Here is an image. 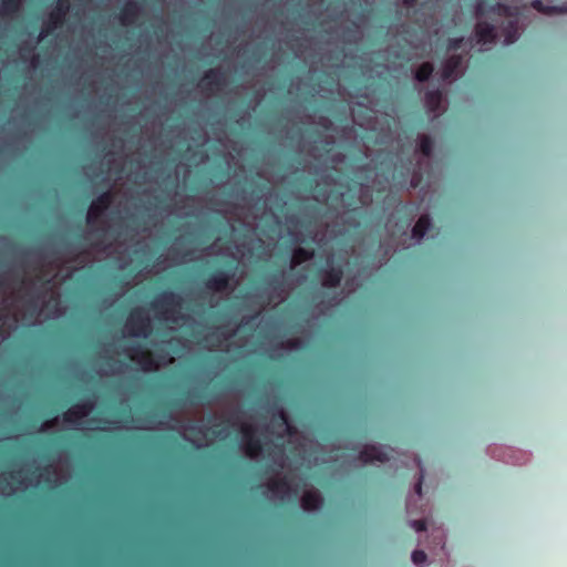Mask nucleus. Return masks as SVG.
Here are the masks:
<instances>
[{
	"mask_svg": "<svg viewBox=\"0 0 567 567\" xmlns=\"http://www.w3.org/2000/svg\"><path fill=\"white\" fill-rule=\"evenodd\" d=\"M313 257V251L302 247H297L292 252V265L298 266Z\"/></svg>",
	"mask_w": 567,
	"mask_h": 567,
	"instance_id": "nucleus-20",
	"label": "nucleus"
},
{
	"mask_svg": "<svg viewBox=\"0 0 567 567\" xmlns=\"http://www.w3.org/2000/svg\"><path fill=\"white\" fill-rule=\"evenodd\" d=\"M277 277H278V275H276V274H275V275L272 276V278H271V281H272V282H276V281H277Z\"/></svg>",
	"mask_w": 567,
	"mask_h": 567,
	"instance_id": "nucleus-35",
	"label": "nucleus"
},
{
	"mask_svg": "<svg viewBox=\"0 0 567 567\" xmlns=\"http://www.w3.org/2000/svg\"><path fill=\"white\" fill-rule=\"evenodd\" d=\"M70 11V3L68 0H56L53 10L49 14V21L47 25L41 30L39 40H43L54 29L61 27L65 21V17Z\"/></svg>",
	"mask_w": 567,
	"mask_h": 567,
	"instance_id": "nucleus-4",
	"label": "nucleus"
},
{
	"mask_svg": "<svg viewBox=\"0 0 567 567\" xmlns=\"http://www.w3.org/2000/svg\"><path fill=\"white\" fill-rule=\"evenodd\" d=\"M130 358L137 360L144 370L150 371L155 367L152 353L144 346L136 344L130 349Z\"/></svg>",
	"mask_w": 567,
	"mask_h": 567,
	"instance_id": "nucleus-11",
	"label": "nucleus"
},
{
	"mask_svg": "<svg viewBox=\"0 0 567 567\" xmlns=\"http://www.w3.org/2000/svg\"><path fill=\"white\" fill-rule=\"evenodd\" d=\"M520 9L515 6H508L503 2H487L480 0L475 4V16L477 18L486 16H497L505 18L502 23L501 35L504 38V44L509 45L517 41L519 34L518 18Z\"/></svg>",
	"mask_w": 567,
	"mask_h": 567,
	"instance_id": "nucleus-1",
	"label": "nucleus"
},
{
	"mask_svg": "<svg viewBox=\"0 0 567 567\" xmlns=\"http://www.w3.org/2000/svg\"><path fill=\"white\" fill-rule=\"evenodd\" d=\"M268 489L275 494H287L291 491V486L287 477H281L271 480L268 483Z\"/></svg>",
	"mask_w": 567,
	"mask_h": 567,
	"instance_id": "nucleus-19",
	"label": "nucleus"
},
{
	"mask_svg": "<svg viewBox=\"0 0 567 567\" xmlns=\"http://www.w3.org/2000/svg\"><path fill=\"white\" fill-rule=\"evenodd\" d=\"M193 431L197 430V432L202 433V427L197 426V425H193L190 427Z\"/></svg>",
	"mask_w": 567,
	"mask_h": 567,
	"instance_id": "nucleus-33",
	"label": "nucleus"
},
{
	"mask_svg": "<svg viewBox=\"0 0 567 567\" xmlns=\"http://www.w3.org/2000/svg\"><path fill=\"white\" fill-rule=\"evenodd\" d=\"M416 2L417 0H403V3L409 8L414 7Z\"/></svg>",
	"mask_w": 567,
	"mask_h": 567,
	"instance_id": "nucleus-31",
	"label": "nucleus"
},
{
	"mask_svg": "<svg viewBox=\"0 0 567 567\" xmlns=\"http://www.w3.org/2000/svg\"><path fill=\"white\" fill-rule=\"evenodd\" d=\"M183 303V298L181 295L165 290L157 295L151 302L152 309L164 313V315H173L176 312V309L181 308Z\"/></svg>",
	"mask_w": 567,
	"mask_h": 567,
	"instance_id": "nucleus-3",
	"label": "nucleus"
},
{
	"mask_svg": "<svg viewBox=\"0 0 567 567\" xmlns=\"http://www.w3.org/2000/svg\"><path fill=\"white\" fill-rule=\"evenodd\" d=\"M140 7L136 2H126L118 13V20L122 25L133 24L138 17Z\"/></svg>",
	"mask_w": 567,
	"mask_h": 567,
	"instance_id": "nucleus-15",
	"label": "nucleus"
},
{
	"mask_svg": "<svg viewBox=\"0 0 567 567\" xmlns=\"http://www.w3.org/2000/svg\"><path fill=\"white\" fill-rule=\"evenodd\" d=\"M417 186V182L411 181V187L415 188Z\"/></svg>",
	"mask_w": 567,
	"mask_h": 567,
	"instance_id": "nucleus-34",
	"label": "nucleus"
},
{
	"mask_svg": "<svg viewBox=\"0 0 567 567\" xmlns=\"http://www.w3.org/2000/svg\"><path fill=\"white\" fill-rule=\"evenodd\" d=\"M410 169H411V161L409 162L408 164V167H406V174L405 176L403 177V181L400 183L402 186L406 184V181H408V177L410 175Z\"/></svg>",
	"mask_w": 567,
	"mask_h": 567,
	"instance_id": "nucleus-29",
	"label": "nucleus"
},
{
	"mask_svg": "<svg viewBox=\"0 0 567 567\" xmlns=\"http://www.w3.org/2000/svg\"><path fill=\"white\" fill-rule=\"evenodd\" d=\"M443 94L440 89L431 90L425 93V104L430 112H437L441 107Z\"/></svg>",
	"mask_w": 567,
	"mask_h": 567,
	"instance_id": "nucleus-18",
	"label": "nucleus"
},
{
	"mask_svg": "<svg viewBox=\"0 0 567 567\" xmlns=\"http://www.w3.org/2000/svg\"><path fill=\"white\" fill-rule=\"evenodd\" d=\"M474 37L478 44L495 43L497 39L495 25L486 21L477 22L474 29Z\"/></svg>",
	"mask_w": 567,
	"mask_h": 567,
	"instance_id": "nucleus-9",
	"label": "nucleus"
},
{
	"mask_svg": "<svg viewBox=\"0 0 567 567\" xmlns=\"http://www.w3.org/2000/svg\"><path fill=\"white\" fill-rule=\"evenodd\" d=\"M433 147L434 141L431 136L422 135L420 137L419 150L423 156L430 157L432 155Z\"/></svg>",
	"mask_w": 567,
	"mask_h": 567,
	"instance_id": "nucleus-23",
	"label": "nucleus"
},
{
	"mask_svg": "<svg viewBox=\"0 0 567 567\" xmlns=\"http://www.w3.org/2000/svg\"><path fill=\"white\" fill-rule=\"evenodd\" d=\"M343 278V269L340 265L329 266L322 270V286L326 288L338 287Z\"/></svg>",
	"mask_w": 567,
	"mask_h": 567,
	"instance_id": "nucleus-12",
	"label": "nucleus"
},
{
	"mask_svg": "<svg viewBox=\"0 0 567 567\" xmlns=\"http://www.w3.org/2000/svg\"><path fill=\"white\" fill-rule=\"evenodd\" d=\"M226 84V74L219 69H209L205 72L202 79L203 87L210 90L213 87L219 89Z\"/></svg>",
	"mask_w": 567,
	"mask_h": 567,
	"instance_id": "nucleus-13",
	"label": "nucleus"
},
{
	"mask_svg": "<svg viewBox=\"0 0 567 567\" xmlns=\"http://www.w3.org/2000/svg\"><path fill=\"white\" fill-rule=\"evenodd\" d=\"M126 328L128 334L133 337L147 338L152 333V322L147 313L142 308H135L131 311Z\"/></svg>",
	"mask_w": 567,
	"mask_h": 567,
	"instance_id": "nucleus-2",
	"label": "nucleus"
},
{
	"mask_svg": "<svg viewBox=\"0 0 567 567\" xmlns=\"http://www.w3.org/2000/svg\"><path fill=\"white\" fill-rule=\"evenodd\" d=\"M21 0H2L3 12L8 14L17 13L20 10Z\"/></svg>",
	"mask_w": 567,
	"mask_h": 567,
	"instance_id": "nucleus-24",
	"label": "nucleus"
},
{
	"mask_svg": "<svg viewBox=\"0 0 567 567\" xmlns=\"http://www.w3.org/2000/svg\"><path fill=\"white\" fill-rule=\"evenodd\" d=\"M213 435H214V436H216V437H218V436H220V435H221V431H220V430H216V429H214V430H213Z\"/></svg>",
	"mask_w": 567,
	"mask_h": 567,
	"instance_id": "nucleus-32",
	"label": "nucleus"
},
{
	"mask_svg": "<svg viewBox=\"0 0 567 567\" xmlns=\"http://www.w3.org/2000/svg\"><path fill=\"white\" fill-rule=\"evenodd\" d=\"M278 415H279V419H280L284 423H287V422H288V416H287V414H286V412H285L284 410H279Z\"/></svg>",
	"mask_w": 567,
	"mask_h": 567,
	"instance_id": "nucleus-30",
	"label": "nucleus"
},
{
	"mask_svg": "<svg viewBox=\"0 0 567 567\" xmlns=\"http://www.w3.org/2000/svg\"><path fill=\"white\" fill-rule=\"evenodd\" d=\"M464 58L461 54H453L450 58H447L443 65H442V72L441 78L443 81L451 80L456 72L461 69L463 64Z\"/></svg>",
	"mask_w": 567,
	"mask_h": 567,
	"instance_id": "nucleus-14",
	"label": "nucleus"
},
{
	"mask_svg": "<svg viewBox=\"0 0 567 567\" xmlns=\"http://www.w3.org/2000/svg\"><path fill=\"white\" fill-rule=\"evenodd\" d=\"M203 395L197 390H189L185 392L181 398L173 402L174 406H183L186 403H196L197 400L202 399Z\"/></svg>",
	"mask_w": 567,
	"mask_h": 567,
	"instance_id": "nucleus-21",
	"label": "nucleus"
},
{
	"mask_svg": "<svg viewBox=\"0 0 567 567\" xmlns=\"http://www.w3.org/2000/svg\"><path fill=\"white\" fill-rule=\"evenodd\" d=\"M421 471V475H420V478H419V482L416 483L415 485V492L419 496L422 495V482H423V473H422V468L420 470Z\"/></svg>",
	"mask_w": 567,
	"mask_h": 567,
	"instance_id": "nucleus-28",
	"label": "nucleus"
},
{
	"mask_svg": "<svg viewBox=\"0 0 567 567\" xmlns=\"http://www.w3.org/2000/svg\"><path fill=\"white\" fill-rule=\"evenodd\" d=\"M359 460L363 463H372L379 461L381 463L389 461V452L382 447L374 445L364 446L359 453Z\"/></svg>",
	"mask_w": 567,
	"mask_h": 567,
	"instance_id": "nucleus-10",
	"label": "nucleus"
},
{
	"mask_svg": "<svg viewBox=\"0 0 567 567\" xmlns=\"http://www.w3.org/2000/svg\"><path fill=\"white\" fill-rule=\"evenodd\" d=\"M412 526L417 532H424L426 529V522L424 519H416L412 522Z\"/></svg>",
	"mask_w": 567,
	"mask_h": 567,
	"instance_id": "nucleus-27",
	"label": "nucleus"
},
{
	"mask_svg": "<svg viewBox=\"0 0 567 567\" xmlns=\"http://www.w3.org/2000/svg\"><path fill=\"white\" fill-rule=\"evenodd\" d=\"M243 437L245 441V452L249 457H257L264 451L261 441L256 436V429L250 424H245L241 427Z\"/></svg>",
	"mask_w": 567,
	"mask_h": 567,
	"instance_id": "nucleus-6",
	"label": "nucleus"
},
{
	"mask_svg": "<svg viewBox=\"0 0 567 567\" xmlns=\"http://www.w3.org/2000/svg\"><path fill=\"white\" fill-rule=\"evenodd\" d=\"M431 226L432 224L429 215L420 216V218L416 220L415 225L412 228V237L417 240H421L425 236L427 230L431 228Z\"/></svg>",
	"mask_w": 567,
	"mask_h": 567,
	"instance_id": "nucleus-17",
	"label": "nucleus"
},
{
	"mask_svg": "<svg viewBox=\"0 0 567 567\" xmlns=\"http://www.w3.org/2000/svg\"><path fill=\"white\" fill-rule=\"evenodd\" d=\"M464 38H450L447 39L446 49L449 51H457L463 44Z\"/></svg>",
	"mask_w": 567,
	"mask_h": 567,
	"instance_id": "nucleus-25",
	"label": "nucleus"
},
{
	"mask_svg": "<svg viewBox=\"0 0 567 567\" xmlns=\"http://www.w3.org/2000/svg\"><path fill=\"white\" fill-rule=\"evenodd\" d=\"M434 71V66L431 62L422 63L415 71V80L419 82H426Z\"/></svg>",
	"mask_w": 567,
	"mask_h": 567,
	"instance_id": "nucleus-22",
	"label": "nucleus"
},
{
	"mask_svg": "<svg viewBox=\"0 0 567 567\" xmlns=\"http://www.w3.org/2000/svg\"><path fill=\"white\" fill-rule=\"evenodd\" d=\"M231 277L230 271L217 268L206 278L205 286L209 290L223 292L229 287Z\"/></svg>",
	"mask_w": 567,
	"mask_h": 567,
	"instance_id": "nucleus-7",
	"label": "nucleus"
},
{
	"mask_svg": "<svg viewBox=\"0 0 567 567\" xmlns=\"http://www.w3.org/2000/svg\"><path fill=\"white\" fill-rule=\"evenodd\" d=\"M323 498L317 491H307L302 495L301 506L305 511H317L322 506Z\"/></svg>",
	"mask_w": 567,
	"mask_h": 567,
	"instance_id": "nucleus-16",
	"label": "nucleus"
},
{
	"mask_svg": "<svg viewBox=\"0 0 567 567\" xmlns=\"http://www.w3.org/2000/svg\"><path fill=\"white\" fill-rule=\"evenodd\" d=\"M114 194L111 189H107L100 194L90 205L86 223L89 225L96 224L104 213L109 209L111 204L113 203Z\"/></svg>",
	"mask_w": 567,
	"mask_h": 567,
	"instance_id": "nucleus-5",
	"label": "nucleus"
},
{
	"mask_svg": "<svg viewBox=\"0 0 567 567\" xmlns=\"http://www.w3.org/2000/svg\"><path fill=\"white\" fill-rule=\"evenodd\" d=\"M426 554L423 550L416 549L412 553V561L415 565H422L426 561Z\"/></svg>",
	"mask_w": 567,
	"mask_h": 567,
	"instance_id": "nucleus-26",
	"label": "nucleus"
},
{
	"mask_svg": "<svg viewBox=\"0 0 567 567\" xmlns=\"http://www.w3.org/2000/svg\"><path fill=\"white\" fill-rule=\"evenodd\" d=\"M94 409V402L91 399L82 400L72 405L63 414V420L66 423H74L85 416H87Z\"/></svg>",
	"mask_w": 567,
	"mask_h": 567,
	"instance_id": "nucleus-8",
	"label": "nucleus"
}]
</instances>
